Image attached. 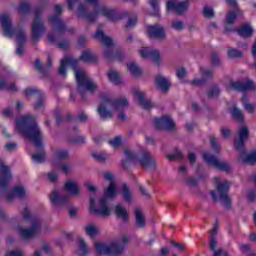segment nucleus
Returning <instances> with one entry per match:
<instances>
[{
    "label": "nucleus",
    "mask_w": 256,
    "mask_h": 256,
    "mask_svg": "<svg viewBox=\"0 0 256 256\" xmlns=\"http://www.w3.org/2000/svg\"><path fill=\"white\" fill-rule=\"evenodd\" d=\"M103 179L106 180L109 185L104 188V196L96 201L93 196L90 197V213L94 215H101V217H109L111 215V208L107 205L109 201L117 199L119 195V189H117V178L111 171L103 173Z\"/></svg>",
    "instance_id": "f257e3e1"
},
{
    "label": "nucleus",
    "mask_w": 256,
    "mask_h": 256,
    "mask_svg": "<svg viewBox=\"0 0 256 256\" xmlns=\"http://www.w3.org/2000/svg\"><path fill=\"white\" fill-rule=\"evenodd\" d=\"M86 9L87 7L85 5L80 4L78 7V17L85 19V21H87L88 23H93V21H95V19H97V17L101 15L111 23H117V21H121V19H124V17H128V22L126 24L127 28L135 27V25H137V15L129 14V12L127 11L119 14L117 13L116 9L105 5H99L98 10L90 14L87 13Z\"/></svg>",
    "instance_id": "f03ea898"
},
{
    "label": "nucleus",
    "mask_w": 256,
    "mask_h": 256,
    "mask_svg": "<svg viewBox=\"0 0 256 256\" xmlns=\"http://www.w3.org/2000/svg\"><path fill=\"white\" fill-rule=\"evenodd\" d=\"M77 65H79V60H75L73 57H65L60 62L59 74L65 77L67 75V67H72L78 83V93L82 96L88 93H95L98 90L97 84L87 75V72L78 70Z\"/></svg>",
    "instance_id": "7ed1b4c3"
},
{
    "label": "nucleus",
    "mask_w": 256,
    "mask_h": 256,
    "mask_svg": "<svg viewBox=\"0 0 256 256\" xmlns=\"http://www.w3.org/2000/svg\"><path fill=\"white\" fill-rule=\"evenodd\" d=\"M15 131L30 139L36 147H42L43 134L34 116L24 115L18 117L16 119Z\"/></svg>",
    "instance_id": "20e7f679"
},
{
    "label": "nucleus",
    "mask_w": 256,
    "mask_h": 256,
    "mask_svg": "<svg viewBox=\"0 0 256 256\" xmlns=\"http://www.w3.org/2000/svg\"><path fill=\"white\" fill-rule=\"evenodd\" d=\"M64 191H66L67 194L61 195L59 194V190L54 189L49 195L50 203L56 211L68 207L72 197H79V195H81L79 184L72 180H67L65 182Z\"/></svg>",
    "instance_id": "39448f33"
},
{
    "label": "nucleus",
    "mask_w": 256,
    "mask_h": 256,
    "mask_svg": "<svg viewBox=\"0 0 256 256\" xmlns=\"http://www.w3.org/2000/svg\"><path fill=\"white\" fill-rule=\"evenodd\" d=\"M100 101L97 111L102 121H109L113 117L115 111H121L129 106V102L126 98H120L118 100L111 99L109 93L100 94Z\"/></svg>",
    "instance_id": "423d86ee"
},
{
    "label": "nucleus",
    "mask_w": 256,
    "mask_h": 256,
    "mask_svg": "<svg viewBox=\"0 0 256 256\" xmlns=\"http://www.w3.org/2000/svg\"><path fill=\"white\" fill-rule=\"evenodd\" d=\"M22 217L24 221H30L31 227L25 228L23 226H18L15 229L21 239L29 241V239H33V237L39 233L41 229V220L35 218L28 208H24L22 211Z\"/></svg>",
    "instance_id": "0eeeda50"
},
{
    "label": "nucleus",
    "mask_w": 256,
    "mask_h": 256,
    "mask_svg": "<svg viewBox=\"0 0 256 256\" xmlns=\"http://www.w3.org/2000/svg\"><path fill=\"white\" fill-rule=\"evenodd\" d=\"M124 155L126 161L129 163H139L144 169H155L157 165V160H155V157L147 150L136 154L133 150L125 149Z\"/></svg>",
    "instance_id": "6e6552de"
},
{
    "label": "nucleus",
    "mask_w": 256,
    "mask_h": 256,
    "mask_svg": "<svg viewBox=\"0 0 256 256\" xmlns=\"http://www.w3.org/2000/svg\"><path fill=\"white\" fill-rule=\"evenodd\" d=\"M239 140L235 141V147L240 151L238 161L241 163H250V165H253L256 163V151H252L250 153H247L245 150H243V145L245 141H247V137H249V130L247 127H242L239 132Z\"/></svg>",
    "instance_id": "1a4fd4ad"
},
{
    "label": "nucleus",
    "mask_w": 256,
    "mask_h": 256,
    "mask_svg": "<svg viewBox=\"0 0 256 256\" xmlns=\"http://www.w3.org/2000/svg\"><path fill=\"white\" fill-rule=\"evenodd\" d=\"M129 242V238L124 236L121 240L113 242L112 244H105L103 242H96L94 244L97 255H119L123 253L125 244Z\"/></svg>",
    "instance_id": "9d476101"
},
{
    "label": "nucleus",
    "mask_w": 256,
    "mask_h": 256,
    "mask_svg": "<svg viewBox=\"0 0 256 256\" xmlns=\"http://www.w3.org/2000/svg\"><path fill=\"white\" fill-rule=\"evenodd\" d=\"M216 183V190L211 191V196L214 201H221L224 206L231 207V198L227 195L229 192L230 183L227 180H222L221 177L216 176L214 178Z\"/></svg>",
    "instance_id": "9b49d317"
},
{
    "label": "nucleus",
    "mask_w": 256,
    "mask_h": 256,
    "mask_svg": "<svg viewBox=\"0 0 256 256\" xmlns=\"http://www.w3.org/2000/svg\"><path fill=\"white\" fill-rule=\"evenodd\" d=\"M95 38L98 39V41H101V43L104 45L103 53L105 59H121L119 53L115 51V42H113L111 37L105 35L103 30H96Z\"/></svg>",
    "instance_id": "f8f14e48"
},
{
    "label": "nucleus",
    "mask_w": 256,
    "mask_h": 256,
    "mask_svg": "<svg viewBox=\"0 0 256 256\" xmlns=\"http://www.w3.org/2000/svg\"><path fill=\"white\" fill-rule=\"evenodd\" d=\"M202 155L204 161H206L208 165H211L220 171H225V173L231 172V165L225 161L218 160V158L211 154V152H203Z\"/></svg>",
    "instance_id": "ddd939ff"
},
{
    "label": "nucleus",
    "mask_w": 256,
    "mask_h": 256,
    "mask_svg": "<svg viewBox=\"0 0 256 256\" xmlns=\"http://www.w3.org/2000/svg\"><path fill=\"white\" fill-rule=\"evenodd\" d=\"M31 31H32V39L34 41H39L43 33H45V25L41 18L39 17V11H36L35 19L31 24Z\"/></svg>",
    "instance_id": "4468645a"
},
{
    "label": "nucleus",
    "mask_w": 256,
    "mask_h": 256,
    "mask_svg": "<svg viewBox=\"0 0 256 256\" xmlns=\"http://www.w3.org/2000/svg\"><path fill=\"white\" fill-rule=\"evenodd\" d=\"M0 23L3 31L4 37H13L15 35V28L13 27V21L9 14L0 15Z\"/></svg>",
    "instance_id": "2eb2a0df"
},
{
    "label": "nucleus",
    "mask_w": 256,
    "mask_h": 256,
    "mask_svg": "<svg viewBox=\"0 0 256 256\" xmlns=\"http://www.w3.org/2000/svg\"><path fill=\"white\" fill-rule=\"evenodd\" d=\"M227 89H233L234 91H255L256 85L251 80L231 81Z\"/></svg>",
    "instance_id": "dca6fc26"
},
{
    "label": "nucleus",
    "mask_w": 256,
    "mask_h": 256,
    "mask_svg": "<svg viewBox=\"0 0 256 256\" xmlns=\"http://www.w3.org/2000/svg\"><path fill=\"white\" fill-rule=\"evenodd\" d=\"M54 11L56 14L49 17V22L52 24V27L56 29V31H58L59 33H63V31H65L66 29V26L65 23L61 21V18H59V15L63 13V8L61 7V5H56Z\"/></svg>",
    "instance_id": "f3484780"
},
{
    "label": "nucleus",
    "mask_w": 256,
    "mask_h": 256,
    "mask_svg": "<svg viewBox=\"0 0 256 256\" xmlns=\"http://www.w3.org/2000/svg\"><path fill=\"white\" fill-rule=\"evenodd\" d=\"M0 89L1 91H12L13 93H17L19 91V87L15 82H11V73L4 72L0 76Z\"/></svg>",
    "instance_id": "a211bd4d"
},
{
    "label": "nucleus",
    "mask_w": 256,
    "mask_h": 256,
    "mask_svg": "<svg viewBox=\"0 0 256 256\" xmlns=\"http://www.w3.org/2000/svg\"><path fill=\"white\" fill-rule=\"evenodd\" d=\"M147 35L150 39H167V34L165 33V28L160 24H154L147 27Z\"/></svg>",
    "instance_id": "6ab92c4d"
},
{
    "label": "nucleus",
    "mask_w": 256,
    "mask_h": 256,
    "mask_svg": "<svg viewBox=\"0 0 256 256\" xmlns=\"http://www.w3.org/2000/svg\"><path fill=\"white\" fill-rule=\"evenodd\" d=\"M191 2L189 0H184L182 2H173V0H168L167 9L168 11H174L178 15H183L187 9H189V5Z\"/></svg>",
    "instance_id": "aec40b11"
},
{
    "label": "nucleus",
    "mask_w": 256,
    "mask_h": 256,
    "mask_svg": "<svg viewBox=\"0 0 256 256\" xmlns=\"http://www.w3.org/2000/svg\"><path fill=\"white\" fill-rule=\"evenodd\" d=\"M156 129H167L168 131H172L175 129V121L172 120L169 116H163L161 118H155L153 120Z\"/></svg>",
    "instance_id": "412c9836"
},
{
    "label": "nucleus",
    "mask_w": 256,
    "mask_h": 256,
    "mask_svg": "<svg viewBox=\"0 0 256 256\" xmlns=\"http://www.w3.org/2000/svg\"><path fill=\"white\" fill-rule=\"evenodd\" d=\"M139 54L143 59H147L149 57L152 58V61H154L156 65H159V63H161V54H159V52L155 49L149 47H142L139 50Z\"/></svg>",
    "instance_id": "4be33fe9"
},
{
    "label": "nucleus",
    "mask_w": 256,
    "mask_h": 256,
    "mask_svg": "<svg viewBox=\"0 0 256 256\" xmlns=\"http://www.w3.org/2000/svg\"><path fill=\"white\" fill-rule=\"evenodd\" d=\"M25 96H33L35 99H38L37 102L34 104V109H43L45 107V100L43 99V94L41 91L35 89V88H27L25 91Z\"/></svg>",
    "instance_id": "5701e85b"
},
{
    "label": "nucleus",
    "mask_w": 256,
    "mask_h": 256,
    "mask_svg": "<svg viewBox=\"0 0 256 256\" xmlns=\"http://www.w3.org/2000/svg\"><path fill=\"white\" fill-rule=\"evenodd\" d=\"M11 181V170L5 163L0 162V188L5 189Z\"/></svg>",
    "instance_id": "b1692460"
},
{
    "label": "nucleus",
    "mask_w": 256,
    "mask_h": 256,
    "mask_svg": "<svg viewBox=\"0 0 256 256\" xmlns=\"http://www.w3.org/2000/svg\"><path fill=\"white\" fill-rule=\"evenodd\" d=\"M241 15L240 9H235L227 13L226 15V23L224 25V29L226 33H229L231 31H235V28L233 27V23H235V19Z\"/></svg>",
    "instance_id": "393cba45"
},
{
    "label": "nucleus",
    "mask_w": 256,
    "mask_h": 256,
    "mask_svg": "<svg viewBox=\"0 0 256 256\" xmlns=\"http://www.w3.org/2000/svg\"><path fill=\"white\" fill-rule=\"evenodd\" d=\"M200 73H201L202 78L192 80L191 85H194L196 87L199 85H203V83H205V81H207V79H211V77H213V70H211L209 68H200Z\"/></svg>",
    "instance_id": "a878e982"
},
{
    "label": "nucleus",
    "mask_w": 256,
    "mask_h": 256,
    "mask_svg": "<svg viewBox=\"0 0 256 256\" xmlns=\"http://www.w3.org/2000/svg\"><path fill=\"white\" fill-rule=\"evenodd\" d=\"M27 195V188L23 185L16 186L12 193H9L7 196L8 201H14L15 197H18V199H23Z\"/></svg>",
    "instance_id": "bb28decb"
},
{
    "label": "nucleus",
    "mask_w": 256,
    "mask_h": 256,
    "mask_svg": "<svg viewBox=\"0 0 256 256\" xmlns=\"http://www.w3.org/2000/svg\"><path fill=\"white\" fill-rule=\"evenodd\" d=\"M134 96L138 99L140 105L144 109H151V107H153V103L151 102V100L145 98V92L141 90H135Z\"/></svg>",
    "instance_id": "cd10ccee"
},
{
    "label": "nucleus",
    "mask_w": 256,
    "mask_h": 256,
    "mask_svg": "<svg viewBox=\"0 0 256 256\" xmlns=\"http://www.w3.org/2000/svg\"><path fill=\"white\" fill-rule=\"evenodd\" d=\"M27 41V36L25 35V31L20 30L16 33V42L18 44V47L16 49L17 55H23V43Z\"/></svg>",
    "instance_id": "c85d7f7f"
},
{
    "label": "nucleus",
    "mask_w": 256,
    "mask_h": 256,
    "mask_svg": "<svg viewBox=\"0 0 256 256\" xmlns=\"http://www.w3.org/2000/svg\"><path fill=\"white\" fill-rule=\"evenodd\" d=\"M115 213L119 219H122V221H129V212L127 211V208L123 207V205H116Z\"/></svg>",
    "instance_id": "c756f323"
},
{
    "label": "nucleus",
    "mask_w": 256,
    "mask_h": 256,
    "mask_svg": "<svg viewBox=\"0 0 256 256\" xmlns=\"http://www.w3.org/2000/svg\"><path fill=\"white\" fill-rule=\"evenodd\" d=\"M107 75H108L109 81L114 85H121V83H123V80L121 79V75L117 70H109Z\"/></svg>",
    "instance_id": "7c9ffc66"
},
{
    "label": "nucleus",
    "mask_w": 256,
    "mask_h": 256,
    "mask_svg": "<svg viewBox=\"0 0 256 256\" xmlns=\"http://www.w3.org/2000/svg\"><path fill=\"white\" fill-rule=\"evenodd\" d=\"M156 83L162 89V91H167L171 87V82L165 76H157Z\"/></svg>",
    "instance_id": "2f4dec72"
},
{
    "label": "nucleus",
    "mask_w": 256,
    "mask_h": 256,
    "mask_svg": "<svg viewBox=\"0 0 256 256\" xmlns=\"http://www.w3.org/2000/svg\"><path fill=\"white\" fill-rule=\"evenodd\" d=\"M238 35L244 38L251 37V35H253V27H251V25L249 24H244L240 26V28L238 29Z\"/></svg>",
    "instance_id": "473e14b6"
},
{
    "label": "nucleus",
    "mask_w": 256,
    "mask_h": 256,
    "mask_svg": "<svg viewBox=\"0 0 256 256\" xmlns=\"http://www.w3.org/2000/svg\"><path fill=\"white\" fill-rule=\"evenodd\" d=\"M242 105L244 107V110L247 111V113H255L256 103H250L249 100H247V94H244L242 97Z\"/></svg>",
    "instance_id": "72a5a7b5"
},
{
    "label": "nucleus",
    "mask_w": 256,
    "mask_h": 256,
    "mask_svg": "<svg viewBox=\"0 0 256 256\" xmlns=\"http://www.w3.org/2000/svg\"><path fill=\"white\" fill-rule=\"evenodd\" d=\"M84 231L89 237H95L99 234V227L93 223H90L84 226Z\"/></svg>",
    "instance_id": "f704fd0d"
},
{
    "label": "nucleus",
    "mask_w": 256,
    "mask_h": 256,
    "mask_svg": "<svg viewBox=\"0 0 256 256\" xmlns=\"http://www.w3.org/2000/svg\"><path fill=\"white\" fill-rule=\"evenodd\" d=\"M120 191L122 193L124 201H126L127 203H131L133 201V193H131V189H129V186L124 184L121 187Z\"/></svg>",
    "instance_id": "c9c22d12"
},
{
    "label": "nucleus",
    "mask_w": 256,
    "mask_h": 256,
    "mask_svg": "<svg viewBox=\"0 0 256 256\" xmlns=\"http://www.w3.org/2000/svg\"><path fill=\"white\" fill-rule=\"evenodd\" d=\"M80 59L85 63H91L92 61L97 60V56H95L91 50H85L80 56Z\"/></svg>",
    "instance_id": "e433bc0d"
},
{
    "label": "nucleus",
    "mask_w": 256,
    "mask_h": 256,
    "mask_svg": "<svg viewBox=\"0 0 256 256\" xmlns=\"http://www.w3.org/2000/svg\"><path fill=\"white\" fill-rule=\"evenodd\" d=\"M62 159H69V152L66 149H57L54 153V161H61Z\"/></svg>",
    "instance_id": "4c0bfd02"
},
{
    "label": "nucleus",
    "mask_w": 256,
    "mask_h": 256,
    "mask_svg": "<svg viewBox=\"0 0 256 256\" xmlns=\"http://www.w3.org/2000/svg\"><path fill=\"white\" fill-rule=\"evenodd\" d=\"M78 254L81 256H87L89 254V248L87 247V243H85L84 239H79L78 241Z\"/></svg>",
    "instance_id": "58836bf2"
},
{
    "label": "nucleus",
    "mask_w": 256,
    "mask_h": 256,
    "mask_svg": "<svg viewBox=\"0 0 256 256\" xmlns=\"http://www.w3.org/2000/svg\"><path fill=\"white\" fill-rule=\"evenodd\" d=\"M135 215L137 227H145V215L143 214V211L136 209Z\"/></svg>",
    "instance_id": "ea45409f"
},
{
    "label": "nucleus",
    "mask_w": 256,
    "mask_h": 256,
    "mask_svg": "<svg viewBox=\"0 0 256 256\" xmlns=\"http://www.w3.org/2000/svg\"><path fill=\"white\" fill-rule=\"evenodd\" d=\"M128 71L131 73V75H134V77H139L141 75L142 71L139 68V66L133 62L128 63Z\"/></svg>",
    "instance_id": "a19ab883"
},
{
    "label": "nucleus",
    "mask_w": 256,
    "mask_h": 256,
    "mask_svg": "<svg viewBox=\"0 0 256 256\" xmlns=\"http://www.w3.org/2000/svg\"><path fill=\"white\" fill-rule=\"evenodd\" d=\"M202 13L206 19H213L215 17V10L212 6H204Z\"/></svg>",
    "instance_id": "79ce46f5"
},
{
    "label": "nucleus",
    "mask_w": 256,
    "mask_h": 256,
    "mask_svg": "<svg viewBox=\"0 0 256 256\" xmlns=\"http://www.w3.org/2000/svg\"><path fill=\"white\" fill-rule=\"evenodd\" d=\"M32 160L34 163H43L45 161V151L41 150L38 153L32 155Z\"/></svg>",
    "instance_id": "37998d69"
},
{
    "label": "nucleus",
    "mask_w": 256,
    "mask_h": 256,
    "mask_svg": "<svg viewBox=\"0 0 256 256\" xmlns=\"http://www.w3.org/2000/svg\"><path fill=\"white\" fill-rule=\"evenodd\" d=\"M29 9H31V7L29 6V3L21 2L18 7V13L20 15H25V14L29 13Z\"/></svg>",
    "instance_id": "c03bdc74"
},
{
    "label": "nucleus",
    "mask_w": 256,
    "mask_h": 256,
    "mask_svg": "<svg viewBox=\"0 0 256 256\" xmlns=\"http://www.w3.org/2000/svg\"><path fill=\"white\" fill-rule=\"evenodd\" d=\"M242 56H243V53L235 48H230L228 50V57H230V59H237Z\"/></svg>",
    "instance_id": "a18cd8bd"
},
{
    "label": "nucleus",
    "mask_w": 256,
    "mask_h": 256,
    "mask_svg": "<svg viewBox=\"0 0 256 256\" xmlns=\"http://www.w3.org/2000/svg\"><path fill=\"white\" fill-rule=\"evenodd\" d=\"M150 7L152 8L151 15H159V2L157 0H149Z\"/></svg>",
    "instance_id": "49530a36"
},
{
    "label": "nucleus",
    "mask_w": 256,
    "mask_h": 256,
    "mask_svg": "<svg viewBox=\"0 0 256 256\" xmlns=\"http://www.w3.org/2000/svg\"><path fill=\"white\" fill-rule=\"evenodd\" d=\"M231 115L237 121H241L243 119V112L239 108H237V107H234L232 109Z\"/></svg>",
    "instance_id": "de8ad7c7"
},
{
    "label": "nucleus",
    "mask_w": 256,
    "mask_h": 256,
    "mask_svg": "<svg viewBox=\"0 0 256 256\" xmlns=\"http://www.w3.org/2000/svg\"><path fill=\"white\" fill-rule=\"evenodd\" d=\"M215 235H217V228H214L211 232L210 249L212 251H215L217 248V240H215Z\"/></svg>",
    "instance_id": "09e8293b"
},
{
    "label": "nucleus",
    "mask_w": 256,
    "mask_h": 256,
    "mask_svg": "<svg viewBox=\"0 0 256 256\" xmlns=\"http://www.w3.org/2000/svg\"><path fill=\"white\" fill-rule=\"evenodd\" d=\"M171 27L174 29V31H183L185 25L183 24V21L174 20L171 23Z\"/></svg>",
    "instance_id": "8fccbe9b"
},
{
    "label": "nucleus",
    "mask_w": 256,
    "mask_h": 256,
    "mask_svg": "<svg viewBox=\"0 0 256 256\" xmlns=\"http://www.w3.org/2000/svg\"><path fill=\"white\" fill-rule=\"evenodd\" d=\"M92 157L97 159V161H107V159H109V155L103 152H93Z\"/></svg>",
    "instance_id": "3c124183"
},
{
    "label": "nucleus",
    "mask_w": 256,
    "mask_h": 256,
    "mask_svg": "<svg viewBox=\"0 0 256 256\" xmlns=\"http://www.w3.org/2000/svg\"><path fill=\"white\" fill-rule=\"evenodd\" d=\"M210 145L215 153H219V151H221V148L219 147V142L217 141V138H215V136L210 137Z\"/></svg>",
    "instance_id": "603ef678"
},
{
    "label": "nucleus",
    "mask_w": 256,
    "mask_h": 256,
    "mask_svg": "<svg viewBox=\"0 0 256 256\" xmlns=\"http://www.w3.org/2000/svg\"><path fill=\"white\" fill-rule=\"evenodd\" d=\"M108 143L114 149H117V147H121V136H116L113 139H110Z\"/></svg>",
    "instance_id": "864d4df0"
},
{
    "label": "nucleus",
    "mask_w": 256,
    "mask_h": 256,
    "mask_svg": "<svg viewBox=\"0 0 256 256\" xmlns=\"http://www.w3.org/2000/svg\"><path fill=\"white\" fill-rule=\"evenodd\" d=\"M176 77L180 80L185 79V77H187V69H185L184 67L177 68Z\"/></svg>",
    "instance_id": "5fc2aeb1"
},
{
    "label": "nucleus",
    "mask_w": 256,
    "mask_h": 256,
    "mask_svg": "<svg viewBox=\"0 0 256 256\" xmlns=\"http://www.w3.org/2000/svg\"><path fill=\"white\" fill-rule=\"evenodd\" d=\"M183 157V154L181 153V151H176L175 153L173 154H168L167 158L170 160V161H175L176 159H181Z\"/></svg>",
    "instance_id": "6e6d98bb"
},
{
    "label": "nucleus",
    "mask_w": 256,
    "mask_h": 256,
    "mask_svg": "<svg viewBox=\"0 0 256 256\" xmlns=\"http://www.w3.org/2000/svg\"><path fill=\"white\" fill-rule=\"evenodd\" d=\"M48 179L52 183H55V181H57V179H59V174L55 171H52V172L48 173Z\"/></svg>",
    "instance_id": "4d7b16f0"
},
{
    "label": "nucleus",
    "mask_w": 256,
    "mask_h": 256,
    "mask_svg": "<svg viewBox=\"0 0 256 256\" xmlns=\"http://www.w3.org/2000/svg\"><path fill=\"white\" fill-rule=\"evenodd\" d=\"M220 133L224 139H228V137L231 135V130H229L227 127H222Z\"/></svg>",
    "instance_id": "13d9d810"
},
{
    "label": "nucleus",
    "mask_w": 256,
    "mask_h": 256,
    "mask_svg": "<svg viewBox=\"0 0 256 256\" xmlns=\"http://www.w3.org/2000/svg\"><path fill=\"white\" fill-rule=\"evenodd\" d=\"M84 185L88 189V191H90V193H97V187H95V185H93V183L86 182Z\"/></svg>",
    "instance_id": "bf43d9fd"
},
{
    "label": "nucleus",
    "mask_w": 256,
    "mask_h": 256,
    "mask_svg": "<svg viewBox=\"0 0 256 256\" xmlns=\"http://www.w3.org/2000/svg\"><path fill=\"white\" fill-rule=\"evenodd\" d=\"M211 62L214 65H219L221 63V59L219 58V55H217L215 53H212V55H211Z\"/></svg>",
    "instance_id": "052dcab7"
},
{
    "label": "nucleus",
    "mask_w": 256,
    "mask_h": 256,
    "mask_svg": "<svg viewBox=\"0 0 256 256\" xmlns=\"http://www.w3.org/2000/svg\"><path fill=\"white\" fill-rule=\"evenodd\" d=\"M60 169L63 173H69V171H71V165L67 163H63L60 165Z\"/></svg>",
    "instance_id": "680f3d73"
},
{
    "label": "nucleus",
    "mask_w": 256,
    "mask_h": 256,
    "mask_svg": "<svg viewBox=\"0 0 256 256\" xmlns=\"http://www.w3.org/2000/svg\"><path fill=\"white\" fill-rule=\"evenodd\" d=\"M6 256H23V251L21 250H12L6 254Z\"/></svg>",
    "instance_id": "e2e57ef3"
},
{
    "label": "nucleus",
    "mask_w": 256,
    "mask_h": 256,
    "mask_svg": "<svg viewBox=\"0 0 256 256\" xmlns=\"http://www.w3.org/2000/svg\"><path fill=\"white\" fill-rule=\"evenodd\" d=\"M226 4L229 6V7H232V9H239L237 7V0H226Z\"/></svg>",
    "instance_id": "0e129e2a"
},
{
    "label": "nucleus",
    "mask_w": 256,
    "mask_h": 256,
    "mask_svg": "<svg viewBox=\"0 0 256 256\" xmlns=\"http://www.w3.org/2000/svg\"><path fill=\"white\" fill-rule=\"evenodd\" d=\"M219 93H220L219 88L215 87L212 90H210L208 95L209 97H217L219 96Z\"/></svg>",
    "instance_id": "69168bd1"
},
{
    "label": "nucleus",
    "mask_w": 256,
    "mask_h": 256,
    "mask_svg": "<svg viewBox=\"0 0 256 256\" xmlns=\"http://www.w3.org/2000/svg\"><path fill=\"white\" fill-rule=\"evenodd\" d=\"M214 256H229V254L223 249H218L214 252Z\"/></svg>",
    "instance_id": "338daca9"
},
{
    "label": "nucleus",
    "mask_w": 256,
    "mask_h": 256,
    "mask_svg": "<svg viewBox=\"0 0 256 256\" xmlns=\"http://www.w3.org/2000/svg\"><path fill=\"white\" fill-rule=\"evenodd\" d=\"M248 199H249V201H251L252 203H253V201L256 200V193H255V191H250V192H248Z\"/></svg>",
    "instance_id": "774afa93"
}]
</instances>
